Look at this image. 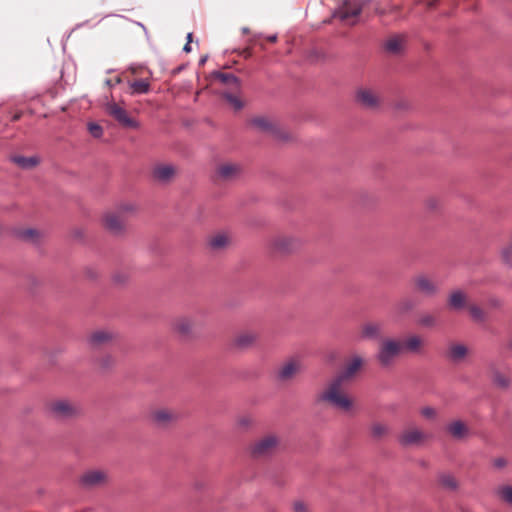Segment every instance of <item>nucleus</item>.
Here are the masks:
<instances>
[{
	"label": "nucleus",
	"mask_w": 512,
	"mask_h": 512,
	"mask_svg": "<svg viewBox=\"0 0 512 512\" xmlns=\"http://www.w3.org/2000/svg\"><path fill=\"white\" fill-rule=\"evenodd\" d=\"M362 357L356 355L347 363L343 373L333 379L325 391L319 395V400L327 402L337 409L349 411L352 408V401L343 392L342 384L344 379L352 377L362 366Z\"/></svg>",
	"instance_id": "nucleus-1"
},
{
	"label": "nucleus",
	"mask_w": 512,
	"mask_h": 512,
	"mask_svg": "<svg viewBox=\"0 0 512 512\" xmlns=\"http://www.w3.org/2000/svg\"><path fill=\"white\" fill-rule=\"evenodd\" d=\"M402 351V343L395 339H384L379 347L377 353V360L383 367H388L392 365L395 358Z\"/></svg>",
	"instance_id": "nucleus-2"
},
{
	"label": "nucleus",
	"mask_w": 512,
	"mask_h": 512,
	"mask_svg": "<svg viewBox=\"0 0 512 512\" xmlns=\"http://www.w3.org/2000/svg\"><path fill=\"white\" fill-rule=\"evenodd\" d=\"M49 412L57 420H67L79 414L80 409L77 405L67 400H56L49 404Z\"/></svg>",
	"instance_id": "nucleus-3"
},
{
	"label": "nucleus",
	"mask_w": 512,
	"mask_h": 512,
	"mask_svg": "<svg viewBox=\"0 0 512 512\" xmlns=\"http://www.w3.org/2000/svg\"><path fill=\"white\" fill-rule=\"evenodd\" d=\"M362 9L363 5L359 1H345L343 6L334 12L333 16L349 25H355Z\"/></svg>",
	"instance_id": "nucleus-4"
},
{
	"label": "nucleus",
	"mask_w": 512,
	"mask_h": 512,
	"mask_svg": "<svg viewBox=\"0 0 512 512\" xmlns=\"http://www.w3.org/2000/svg\"><path fill=\"white\" fill-rule=\"evenodd\" d=\"M428 435L417 426H410L404 429L398 436V443L403 447L421 445Z\"/></svg>",
	"instance_id": "nucleus-5"
},
{
	"label": "nucleus",
	"mask_w": 512,
	"mask_h": 512,
	"mask_svg": "<svg viewBox=\"0 0 512 512\" xmlns=\"http://www.w3.org/2000/svg\"><path fill=\"white\" fill-rule=\"evenodd\" d=\"M106 111L110 116H112L119 124H121L124 127L134 129L139 127V123L136 120L129 117L127 111L115 102L107 103Z\"/></svg>",
	"instance_id": "nucleus-6"
},
{
	"label": "nucleus",
	"mask_w": 512,
	"mask_h": 512,
	"mask_svg": "<svg viewBox=\"0 0 512 512\" xmlns=\"http://www.w3.org/2000/svg\"><path fill=\"white\" fill-rule=\"evenodd\" d=\"M278 443L279 441L276 436H265L252 445L251 453L256 457L268 456L276 450Z\"/></svg>",
	"instance_id": "nucleus-7"
},
{
	"label": "nucleus",
	"mask_w": 512,
	"mask_h": 512,
	"mask_svg": "<svg viewBox=\"0 0 512 512\" xmlns=\"http://www.w3.org/2000/svg\"><path fill=\"white\" fill-rule=\"evenodd\" d=\"M356 99L367 109H375L379 105V97L370 89H360L356 94Z\"/></svg>",
	"instance_id": "nucleus-8"
},
{
	"label": "nucleus",
	"mask_w": 512,
	"mask_h": 512,
	"mask_svg": "<svg viewBox=\"0 0 512 512\" xmlns=\"http://www.w3.org/2000/svg\"><path fill=\"white\" fill-rule=\"evenodd\" d=\"M106 474L100 470H92L84 473L80 478V484L83 487L91 488L104 483Z\"/></svg>",
	"instance_id": "nucleus-9"
},
{
	"label": "nucleus",
	"mask_w": 512,
	"mask_h": 512,
	"mask_svg": "<svg viewBox=\"0 0 512 512\" xmlns=\"http://www.w3.org/2000/svg\"><path fill=\"white\" fill-rule=\"evenodd\" d=\"M241 173V167L235 163H224L217 168V175L224 181L236 179Z\"/></svg>",
	"instance_id": "nucleus-10"
},
{
	"label": "nucleus",
	"mask_w": 512,
	"mask_h": 512,
	"mask_svg": "<svg viewBox=\"0 0 512 512\" xmlns=\"http://www.w3.org/2000/svg\"><path fill=\"white\" fill-rule=\"evenodd\" d=\"M174 175L175 168L171 164H159L153 169V177L161 183H168Z\"/></svg>",
	"instance_id": "nucleus-11"
},
{
	"label": "nucleus",
	"mask_w": 512,
	"mask_h": 512,
	"mask_svg": "<svg viewBox=\"0 0 512 512\" xmlns=\"http://www.w3.org/2000/svg\"><path fill=\"white\" fill-rule=\"evenodd\" d=\"M414 284L416 289L426 296H433L438 290L437 285L424 275L417 276Z\"/></svg>",
	"instance_id": "nucleus-12"
},
{
	"label": "nucleus",
	"mask_w": 512,
	"mask_h": 512,
	"mask_svg": "<svg viewBox=\"0 0 512 512\" xmlns=\"http://www.w3.org/2000/svg\"><path fill=\"white\" fill-rule=\"evenodd\" d=\"M251 125L258 131L277 134L274 124L266 117H256L251 120Z\"/></svg>",
	"instance_id": "nucleus-13"
},
{
	"label": "nucleus",
	"mask_w": 512,
	"mask_h": 512,
	"mask_svg": "<svg viewBox=\"0 0 512 512\" xmlns=\"http://www.w3.org/2000/svg\"><path fill=\"white\" fill-rule=\"evenodd\" d=\"M192 321L189 318H179L173 324V329L181 337H189L192 332Z\"/></svg>",
	"instance_id": "nucleus-14"
},
{
	"label": "nucleus",
	"mask_w": 512,
	"mask_h": 512,
	"mask_svg": "<svg viewBox=\"0 0 512 512\" xmlns=\"http://www.w3.org/2000/svg\"><path fill=\"white\" fill-rule=\"evenodd\" d=\"M404 40L400 36H393L384 43V49L393 55L400 54L403 50Z\"/></svg>",
	"instance_id": "nucleus-15"
},
{
	"label": "nucleus",
	"mask_w": 512,
	"mask_h": 512,
	"mask_svg": "<svg viewBox=\"0 0 512 512\" xmlns=\"http://www.w3.org/2000/svg\"><path fill=\"white\" fill-rule=\"evenodd\" d=\"M214 78L218 79L221 83L238 90L240 88V80L232 73H223L220 71L213 73Z\"/></svg>",
	"instance_id": "nucleus-16"
},
{
	"label": "nucleus",
	"mask_w": 512,
	"mask_h": 512,
	"mask_svg": "<svg viewBox=\"0 0 512 512\" xmlns=\"http://www.w3.org/2000/svg\"><path fill=\"white\" fill-rule=\"evenodd\" d=\"M10 160L22 169H31L39 164V158L37 156L25 157L21 155H15Z\"/></svg>",
	"instance_id": "nucleus-17"
},
{
	"label": "nucleus",
	"mask_w": 512,
	"mask_h": 512,
	"mask_svg": "<svg viewBox=\"0 0 512 512\" xmlns=\"http://www.w3.org/2000/svg\"><path fill=\"white\" fill-rule=\"evenodd\" d=\"M105 226L110 232L118 234L123 230V221L120 219L119 215L115 213L107 214L105 217Z\"/></svg>",
	"instance_id": "nucleus-18"
},
{
	"label": "nucleus",
	"mask_w": 512,
	"mask_h": 512,
	"mask_svg": "<svg viewBox=\"0 0 512 512\" xmlns=\"http://www.w3.org/2000/svg\"><path fill=\"white\" fill-rule=\"evenodd\" d=\"M447 430L455 439H462L468 434V428L461 420L451 422Z\"/></svg>",
	"instance_id": "nucleus-19"
},
{
	"label": "nucleus",
	"mask_w": 512,
	"mask_h": 512,
	"mask_svg": "<svg viewBox=\"0 0 512 512\" xmlns=\"http://www.w3.org/2000/svg\"><path fill=\"white\" fill-rule=\"evenodd\" d=\"M298 370L299 365L295 361H289L279 369L278 377L281 380H288L292 378Z\"/></svg>",
	"instance_id": "nucleus-20"
},
{
	"label": "nucleus",
	"mask_w": 512,
	"mask_h": 512,
	"mask_svg": "<svg viewBox=\"0 0 512 512\" xmlns=\"http://www.w3.org/2000/svg\"><path fill=\"white\" fill-rule=\"evenodd\" d=\"M381 325L378 323H367L362 327V337L366 339H379Z\"/></svg>",
	"instance_id": "nucleus-21"
},
{
	"label": "nucleus",
	"mask_w": 512,
	"mask_h": 512,
	"mask_svg": "<svg viewBox=\"0 0 512 512\" xmlns=\"http://www.w3.org/2000/svg\"><path fill=\"white\" fill-rule=\"evenodd\" d=\"M153 419L159 426H166L176 419V414L168 410H159L153 414Z\"/></svg>",
	"instance_id": "nucleus-22"
},
{
	"label": "nucleus",
	"mask_w": 512,
	"mask_h": 512,
	"mask_svg": "<svg viewBox=\"0 0 512 512\" xmlns=\"http://www.w3.org/2000/svg\"><path fill=\"white\" fill-rule=\"evenodd\" d=\"M467 347L463 344H454L449 347L448 350V356L449 358L454 361L458 362L467 355Z\"/></svg>",
	"instance_id": "nucleus-23"
},
{
	"label": "nucleus",
	"mask_w": 512,
	"mask_h": 512,
	"mask_svg": "<svg viewBox=\"0 0 512 512\" xmlns=\"http://www.w3.org/2000/svg\"><path fill=\"white\" fill-rule=\"evenodd\" d=\"M422 339L417 335L408 337L402 344V350L406 349L409 352L417 353L420 351Z\"/></svg>",
	"instance_id": "nucleus-24"
},
{
	"label": "nucleus",
	"mask_w": 512,
	"mask_h": 512,
	"mask_svg": "<svg viewBox=\"0 0 512 512\" xmlns=\"http://www.w3.org/2000/svg\"><path fill=\"white\" fill-rule=\"evenodd\" d=\"M132 94H146L150 90V84L145 79H138L130 83Z\"/></svg>",
	"instance_id": "nucleus-25"
},
{
	"label": "nucleus",
	"mask_w": 512,
	"mask_h": 512,
	"mask_svg": "<svg viewBox=\"0 0 512 512\" xmlns=\"http://www.w3.org/2000/svg\"><path fill=\"white\" fill-rule=\"evenodd\" d=\"M465 294L461 291H455L449 298V305L454 309H462L465 305Z\"/></svg>",
	"instance_id": "nucleus-26"
},
{
	"label": "nucleus",
	"mask_w": 512,
	"mask_h": 512,
	"mask_svg": "<svg viewBox=\"0 0 512 512\" xmlns=\"http://www.w3.org/2000/svg\"><path fill=\"white\" fill-rule=\"evenodd\" d=\"M229 238L226 234H217L209 240V246L212 249L218 250L227 246Z\"/></svg>",
	"instance_id": "nucleus-27"
},
{
	"label": "nucleus",
	"mask_w": 512,
	"mask_h": 512,
	"mask_svg": "<svg viewBox=\"0 0 512 512\" xmlns=\"http://www.w3.org/2000/svg\"><path fill=\"white\" fill-rule=\"evenodd\" d=\"M112 338L111 334L107 331H97L92 334L89 338V342L93 346L100 345L104 342L109 341Z\"/></svg>",
	"instance_id": "nucleus-28"
},
{
	"label": "nucleus",
	"mask_w": 512,
	"mask_h": 512,
	"mask_svg": "<svg viewBox=\"0 0 512 512\" xmlns=\"http://www.w3.org/2000/svg\"><path fill=\"white\" fill-rule=\"evenodd\" d=\"M255 341V335L251 333L241 334L236 338V345L240 348H246L253 344Z\"/></svg>",
	"instance_id": "nucleus-29"
},
{
	"label": "nucleus",
	"mask_w": 512,
	"mask_h": 512,
	"mask_svg": "<svg viewBox=\"0 0 512 512\" xmlns=\"http://www.w3.org/2000/svg\"><path fill=\"white\" fill-rule=\"evenodd\" d=\"M223 97L232 106V108L236 111L241 110L244 106L242 100L239 97H237L231 93H224Z\"/></svg>",
	"instance_id": "nucleus-30"
},
{
	"label": "nucleus",
	"mask_w": 512,
	"mask_h": 512,
	"mask_svg": "<svg viewBox=\"0 0 512 512\" xmlns=\"http://www.w3.org/2000/svg\"><path fill=\"white\" fill-rule=\"evenodd\" d=\"M415 306V303L409 299H403L397 304V311L401 314L411 311Z\"/></svg>",
	"instance_id": "nucleus-31"
},
{
	"label": "nucleus",
	"mask_w": 512,
	"mask_h": 512,
	"mask_svg": "<svg viewBox=\"0 0 512 512\" xmlns=\"http://www.w3.org/2000/svg\"><path fill=\"white\" fill-rule=\"evenodd\" d=\"M440 482L447 489L454 490L457 488V482L451 475H442L440 477Z\"/></svg>",
	"instance_id": "nucleus-32"
},
{
	"label": "nucleus",
	"mask_w": 512,
	"mask_h": 512,
	"mask_svg": "<svg viewBox=\"0 0 512 512\" xmlns=\"http://www.w3.org/2000/svg\"><path fill=\"white\" fill-rule=\"evenodd\" d=\"M18 237L23 240H31L38 238V231L35 229H25L18 232Z\"/></svg>",
	"instance_id": "nucleus-33"
},
{
	"label": "nucleus",
	"mask_w": 512,
	"mask_h": 512,
	"mask_svg": "<svg viewBox=\"0 0 512 512\" xmlns=\"http://www.w3.org/2000/svg\"><path fill=\"white\" fill-rule=\"evenodd\" d=\"M469 311H470L471 317L475 321H477V322H483L484 321L485 314H484L483 310L480 307L473 305V306H471L469 308Z\"/></svg>",
	"instance_id": "nucleus-34"
},
{
	"label": "nucleus",
	"mask_w": 512,
	"mask_h": 512,
	"mask_svg": "<svg viewBox=\"0 0 512 512\" xmlns=\"http://www.w3.org/2000/svg\"><path fill=\"white\" fill-rule=\"evenodd\" d=\"M388 432V427L383 424H374L371 427V433L374 437L379 438L385 435Z\"/></svg>",
	"instance_id": "nucleus-35"
},
{
	"label": "nucleus",
	"mask_w": 512,
	"mask_h": 512,
	"mask_svg": "<svg viewBox=\"0 0 512 512\" xmlns=\"http://www.w3.org/2000/svg\"><path fill=\"white\" fill-rule=\"evenodd\" d=\"M499 495L509 504L512 505V487L504 486L499 489Z\"/></svg>",
	"instance_id": "nucleus-36"
},
{
	"label": "nucleus",
	"mask_w": 512,
	"mask_h": 512,
	"mask_svg": "<svg viewBox=\"0 0 512 512\" xmlns=\"http://www.w3.org/2000/svg\"><path fill=\"white\" fill-rule=\"evenodd\" d=\"M88 130L94 138H100L103 134L102 127L97 123H89Z\"/></svg>",
	"instance_id": "nucleus-37"
},
{
	"label": "nucleus",
	"mask_w": 512,
	"mask_h": 512,
	"mask_svg": "<svg viewBox=\"0 0 512 512\" xmlns=\"http://www.w3.org/2000/svg\"><path fill=\"white\" fill-rule=\"evenodd\" d=\"M419 323L425 327H432L435 325L436 320L432 315H424L419 319Z\"/></svg>",
	"instance_id": "nucleus-38"
},
{
	"label": "nucleus",
	"mask_w": 512,
	"mask_h": 512,
	"mask_svg": "<svg viewBox=\"0 0 512 512\" xmlns=\"http://www.w3.org/2000/svg\"><path fill=\"white\" fill-rule=\"evenodd\" d=\"M420 413H421V415H422L423 417H425V418H427V419H433V418H435V416H436V411H435V409H434V408H432V407H429V406L422 408V409H421V411H420Z\"/></svg>",
	"instance_id": "nucleus-39"
},
{
	"label": "nucleus",
	"mask_w": 512,
	"mask_h": 512,
	"mask_svg": "<svg viewBox=\"0 0 512 512\" xmlns=\"http://www.w3.org/2000/svg\"><path fill=\"white\" fill-rule=\"evenodd\" d=\"M294 512H309L307 505L302 501H296L293 504Z\"/></svg>",
	"instance_id": "nucleus-40"
},
{
	"label": "nucleus",
	"mask_w": 512,
	"mask_h": 512,
	"mask_svg": "<svg viewBox=\"0 0 512 512\" xmlns=\"http://www.w3.org/2000/svg\"><path fill=\"white\" fill-rule=\"evenodd\" d=\"M493 464L496 468H503L506 465V460L504 458H497L493 461Z\"/></svg>",
	"instance_id": "nucleus-41"
},
{
	"label": "nucleus",
	"mask_w": 512,
	"mask_h": 512,
	"mask_svg": "<svg viewBox=\"0 0 512 512\" xmlns=\"http://www.w3.org/2000/svg\"><path fill=\"white\" fill-rule=\"evenodd\" d=\"M497 382L501 385V386H507L508 385V382L506 379L504 378H501V377H498L497 378Z\"/></svg>",
	"instance_id": "nucleus-42"
},
{
	"label": "nucleus",
	"mask_w": 512,
	"mask_h": 512,
	"mask_svg": "<svg viewBox=\"0 0 512 512\" xmlns=\"http://www.w3.org/2000/svg\"><path fill=\"white\" fill-rule=\"evenodd\" d=\"M183 51L186 53H189L191 51V45L190 43H186L183 47Z\"/></svg>",
	"instance_id": "nucleus-43"
},
{
	"label": "nucleus",
	"mask_w": 512,
	"mask_h": 512,
	"mask_svg": "<svg viewBox=\"0 0 512 512\" xmlns=\"http://www.w3.org/2000/svg\"><path fill=\"white\" fill-rule=\"evenodd\" d=\"M207 58H208L207 55L201 57L200 60H199V65L200 66L204 65L206 63V61H207Z\"/></svg>",
	"instance_id": "nucleus-44"
},
{
	"label": "nucleus",
	"mask_w": 512,
	"mask_h": 512,
	"mask_svg": "<svg viewBox=\"0 0 512 512\" xmlns=\"http://www.w3.org/2000/svg\"><path fill=\"white\" fill-rule=\"evenodd\" d=\"M21 118V113H16L12 116V121H18Z\"/></svg>",
	"instance_id": "nucleus-45"
},
{
	"label": "nucleus",
	"mask_w": 512,
	"mask_h": 512,
	"mask_svg": "<svg viewBox=\"0 0 512 512\" xmlns=\"http://www.w3.org/2000/svg\"><path fill=\"white\" fill-rule=\"evenodd\" d=\"M268 40L270 42H275L277 40V36L276 35H271V36L268 37Z\"/></svg>",
	"instance_id": "nucleus-46"
},
{
	"label": "nucleus",
	"mask_w": 512,
	"mask_h": 512,
	"mask_svg": "<svg viewBox=\"0 0 512 512\" xmlns=\"http://www.w3.org/2000/svg\"><path fill=\"white\" fill-rule=\"evenodd\" d=\"M133 208L131 206H123L121 207V211H131Z\"/></svg>",
	"instance_id": "nucleus-47"
},
{
	"label": "nucleus",
	"mask_w": 512,
	"mask_h": 512,
	"mask_svg": "<svg viewBox=\"0 0 512 512\" xmlns=\"http://www.w3.org/2000/svg\"><path fill=\"white\" fill-rule=\"evenodd\" d=\"M192 42V33H188L187 34V43H191Z\"/></svg>",
	"instance_id": "nucleus-48"
},
{
	"label": "nucleus",
	"mask_w": 512,
	"mask_h": 512,
	"mask_svg": "<svg viewBox=\"0 0 512 512\" xmlns=\"http://www.w3.org/2000/svg\"><path fill=\"white\" fill-rule=\"evenodd\" d=\"M248 32V28H243V33H247Z\"/></svg>",
	"instance_id": "nucleus-49"
}]
</instances>
